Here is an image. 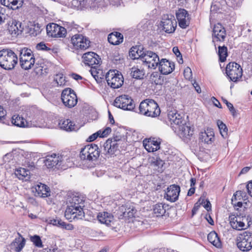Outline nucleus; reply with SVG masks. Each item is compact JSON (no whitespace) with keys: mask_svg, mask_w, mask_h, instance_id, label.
I'll list each match as a JSON object with an SVG mask.
<instances>
[{"mask_svg":"<svg viewBox=\"0 0 252 252\" xmlns=\"http://www.w3.org/2000/svg\"><path fill=\"white\" fill-rule=\"evenodd\" d=\"M233 206L238 210L240 208H247L248 206V199L246 193L242 191H236L231 199Z\"/></svg>","mask_w":252,"mask_h":252,"instance_id":"f8f14e48","label":"nucleus"},{"mask_svg":"<svg viewBox=\"0 0 252 252\" xmlns=\"http://www.w3.org/2000/svg\"><path fill=\"white\" fill-rule=\"evenodd\" d=\"M7 30L13 37H17L20 35L23 31L20 23L13 20L8 22Z\"/></svg>","mask_w":252,"mask_h":252,"instance_id":"a878e982","label":"nucleus"},{"mask_svg":"<svg viewBox=\"0 0 252 252\" xmlns=\"http://www.w3.org/2000/svg\"><path fill=\"white\" fill-rule=\"evenodd\" d=\"M107 41L113 45H118L123 42L124 36L120 32H114L108 35Z\"/></svg>","mask_w":252,"mask_h":252,"instance_id":"c85d7f7f","label":"nucleus"},{"mask_svg":"<svg viewBox=\"0 0 252 252\" xmlns=\"http://www.w3.org/2000/svg\"><path fill=\"white\" fill-rule=\"evenodd\" d=\"M131 76L137 79H143L145 75V71L142 67L134 66L131 69Z\"/></svg>","mask_w":252,"mask_h":252,"instance_id":"c9c22d12","label":"nucleus"},{"mask_svg":"<svg viewBox=\"0 0 252 252\" xmlns=\"http://www.w3.org/2000/svg\"><path fill=\"white\" fill-rule=\"evenodd\" d=\"M219 55L221 62H224L227 56V49L225 46L219 47Z\"/></svg>","mask_w":252,"mask_h":252,"instance_id":"a18cd8bd","label":"nucleus"},{"mask_svg":"<svg viewBox=\"0 0 252 252\" xmlns=\"http://www.w3.org/2000/svg\"><path fill=\"white\" fill-rule=\"evenodd\" d=\"M225 104L227 105L228 108L229 109V110L230 111V112L231 113V114L233 115H234L235 113V110L234 108L233 105L227 101H225Z\"/></svg>","mask_w":252,"mask_h":252,"instance_id":"338daca9","label":"nucleus"},{"mask_svg":"<svg viewBox=\"0 0 252 252\" xmlns=\"http://www.w3.org/2000/svg\"><path fill=\"white\" fill-rule=\"evenodd\" d=\"M32 242L37 247L42 248L43 247L42 241L39 236L34 235L31 238Z\"/></svg>","mask_w":252,"mask_h":252,"instance_id":"3c124183","label":"nucleus"},{"mask_svg":"<svg viewBox=\"0 0 252 252\" xmlns=\"http://www.w3.org/2000/svg\"><path fill=\"white\" fill-rule=\"evenodd\" d=\"M246 187L249 195L252 197V180L247 183Z\"/></svg>","mask_w":252,"mask_h":252,"instance_id":"e2e57ef3","label":"nucleus"},{"mask_svg":"<svg viewBox=\"0 0 252 252\" xmlns=\"http://www.w3.org/2000/svg\"><path fill=\"white\" fill-rule=\"evenodd\" d=\"M114 104L118 108L127 111H132L135 107V103L132 98L126 94L117 97Z\"/></svg>","mask_w":252,"mask_h":252,"instance_id":"423d86ee","label":"nucleus"},{"mask_svg":"<svg viewBox=\"0 0 252 252\" xmlns=\"http://www.w3.org/2000/svg\"><path fill=\"white\" fill-rule=\"evenodd\" d=\"M111 132V129L109 127H106L104 129L98 131L99 137H106L109 135Z\"/></svg>","mask_w":252,"mask_h":252,"instance_id":"603ef678","label":"nucleus"},{"mask_svg":"<svg viewBox=\"0 0 252 252\" xmlns=\"http://www.w3.org/2000/svg\"><path fill=\"white\" fill-rule=\"evenodd\" d=\"M128 211L125 212L124 213L125 218H130L134 216V210L132 209L131 210L128 209Z\"/></svg>","mask_w":252,"mask_h":252,"instance_id":"69168bd1","label":"nucleus"},{"mask_svg":"<svg viewBox=\"0 0 252 252\" xmlns=\"http://www.w3.org/2000/svg\"><path fill=\"white\" fill-rule=\"evenodd\" d=\"M180 191V188L178 186H170L166 189L164 197L169 201L175 202L178 198Z\"/></svg>","mask_w":252,"mask_h":252,"instance_id":"b1692460","label":"nucleus"},{"mask_svg":"<svg viewBox=\"0 0 252 252\" xmlns=\"http://www.w3.org/2000/svg\"><path fill=\"white\" fill-rule=\"evenodd\" d=\"M18 62L17 55L10 50L0 51V66L3 68L10 70L14 68Z\"/></svg>","mask_w":252,"mask_h":252,"instance_id":"f03ea898","label":"nucleus"},{"mask_svg":"<svg viewBox=\"0 0 252 252\" xmlns=\"http://www.w3.org/2000/svg\"><path fill=\"white\" fill-rule=\"evenodd\" d=\"M211 101L215 106L220 108L221 107L220 102L215 97H211Z\"/></svg>","mask_w":252,"mask_h":252,"instance_id":"774afa93","label":"nucleus"},{"mask_svg":"<svg viewBox=\"0 0 252 252\" xmlns=\"http://www.w3.org/2000/svg\"><path fill=\"white\" fill-rule=\"evenodd\" d=\"M229 221L230 226L233 229L245 230L252 225V218L250 215L246 214L231 215L229 217Z\"/></svg>","mask_w":252,"mask_h":252,"instance_id":"f257e3e1","label":"nucleus"},{"mask_svg":"<svg viewBox=\"0 0 252 252\" xmlns=\"http://www.w3.org/2000/svg\"><path fill=\"white\" fill-rule=\"evenodd\" d=\"M11 123L20 127H31L32 126L43 127L46 126L45 123L34 124L31 121L25 119L23 117L19 115H14L11 118Z\"/></svg>","mask_w":252,"mask_h":252,"instance_id":"4468645a","label":"nucleus"},{"mask_svg":"<svg viewBox=\"0 0 252 252\" xmlns=\"http://www.w3.org/2000/svg\"><path fill=\"white\" fill-rule=\"evenodd\" d=\"M91 73L96 81H99L103 78V70L98 67H92L90 70Z\"/></svg>","mask_w":252,"mask_h":252,"instance_id":"ea45409f","label":"nucleus"},{"mask_svg":"<svg viewBox=\"0 0 252 252\" xmlns=\"http://www.w3.org/2000/svg\"><path fill=\"white\" fill-rule=\"evenodd\" d=\"M32 193L36 196L46 197L50 195V189L46 185L38 184L31 188Z\"/></svg>","mask_w":252,"mask_h":252,"instance_id":"aec40b11","label":"nucleus"},{"mask_svg":"<svg viewBox=\"0 0 252 252\" xmlns=\"http://www.w3.org/2000/svg\"><path fill=\"white\" fill-rule=\"evenodd\" d=\"M65 217L70 221H72L75 219H81L84 217V212L78 205H70L65 210Z\"/></svg>","mask_w":252,"mask_h":252,"instance_id":"2eb2a0df","label":"nucleus"},{"mask_svg":"<svg viewBox=\"0 0 252 252\" xmlns=\"http://www.w3.org/2000/svg\"><path fill=\"white\" fill-rule=\"evenodd\" d=\"M0 2L1 4L7 7L9 9H15L18 8L17 6L19 3V5H21L22 2V0H0Z\"/></svg>","mask_w":252,"mask_h":252,"instance_id":"58836bf2","label":"nucleus"},{"mask_svg":"<svg viewBox=\"0 0 252 252\" xmlns=\"http://www.w3.org/2000/svg\"><path fill=\"white\" fill-rule=\"evenodd\" d=\"M208 241L217 248H220L221 243L215 231L211 232L208 235Z\"/></svg>","mask_w":252,"mask_h":252,"instance_id":"e433bc0d","label":"nucleus"},{"mask_svg":"<svg viewBox=\"0 0 252 252\" xmlns=\"http://www.w3.org/2000/svg\"><path fill=\"white\" fill-rule=\"evenodd\" d=\"M199 157L203 161L207 162L211 159V155L209 152L201 151L199 154Z\"/></svg>","mask_w":252,"mask_h":252,"instance_id":"09e8293b","label":"nucleus"},{"mask_svg":"<svg viewBox=\"0 0 252 252\" xmlns=\"http://www.w3.org/2000/svg\"><path fill=\"white\" fill-rule=\"evenodd\" d=\"M220 9L219 8V5L217 4L213 3L210 8V12L211 14L213 15L215 14H219L220 12Z\"/></svg>","mask_w":252,"mask_h":252,"instance_id":"13d9d810","label":"nucleus"},{"mask_svg":"<svg viewBox=\"0 0 252 252\" xmlns=\"http://www.w3.org/2000/svg\"><path fill=\"white\" fill-rule=\"evenodd\" d=\"M34 73L37 76H42L46 73L45 70L43 69L41 66H36L33 71Z\"/></svg>","mask_w":252,"mask_h":252,"instance_id":"6e6d98bb","label":"nucleus"},{"mask_svg":"<svg viewBox=\"0 0 252 252\" xmlns=\"http://www.w3.org/2000/svg\"><path fill=\"white\" fill-rule=\"evenodd\" d=\"M62 100L64 105L68 107H74L77 102L75 93L70 88H66L63 91Z\"/></svg>","mask_w":252,"mask_h":252,"instance_id":"ddd939ff","label":"nucleus"},{"mask_svg":"<svg viewBox=\"0 0 252 252\" xmlns=\"http://www.w3.org/2000/svg\"><path fill=\"white\" fill-rule=\"evenodd\" d=\"M216 124L219 129L220 133L223 137H225L227 135V128L225 124L221 120H218Z\"/></svg>","mask_w":252,"mask_h":252,"instance_id":"a19ab883","label":"nucleus"},{"mask_svg":"<svg viewBox=\"0 0 252 252\" xmlns=\"http://www.w3.org/2000/svg\"><path fill=\"white\" fill-rule=\"evenodd\" d=\"M83 124H75L73 122L68 119L62 120L59 125L61 128L66 131H71L78 130L80 127L83 126Z\"/></svg>","mask_w":252,"mask_h":252,"instance_id":"bb28decb","label":"nucleus"},{"mask_svg":"<svg viewBox=\"0 0 252 252\" xmlns=\"http://www.w3.org/2000/svg\"><path fill=\"white\" fill-rule=\"evenodd\" d=\"M226 31L223 26L220 23H216L213 27V41L214 43L222 42L226 37Z\"/></svg>","mask_w":252,"mask_h":252,"instance_id":"dca6fc26","label":"nucleus"},{"mask_svg":"<svg viewBox=\"0 0 252 252\" xmlns=\"http://www.w3.org/2000/svg\"><path fill=\"white\" fill-rule=\"evenodd\" d=\"M184 76L188 80H189L192 76L191 70L189 67H186L184 70Z\"/></svg>","mask_w":252,"mask_h":252,"instance_id":"052dcab7","label":"nucleus"},{"mask_svg":"<svg viewBox=\"0 0 252 252\" xmlns=\"http://www.w3.org/2000/svg\"><path fill=\"white\" fill-rule=\"evenodd\" d=\"M26 240L21 235H18L10 245V249L15 252H20L25 245Z\"/></svg>","mask_w":252,"mask_h":252,"instance_id":"473e14b6","label":"nucleus"},{"mask_svg":"<svg viewBox=\"0 0 252 252\" xmlns=\"http://www.w3.org/2000/svg\"><path fill=\"white\" fill-rule=\"evenodd\" d=\"M238 248L242 251H249L252 248V233L245 231L240 234L237 239Z\"/></svg>","mask_w":252,"mask_h":252,"instance_id":"0eeeda50","label":"nucleus"},{"mask_svg":"<svg viewBox=\"0 0 252 252\" xmlns=\"http://www.w3.org/2000/svg\"><path fill=\"white\" fill-rule=\"evenodd\" d=\"M15 174L20 180L28 181L30 179V172L24 168H19L15 170Z\"/></svg>","mask_w":252,"mask_h":252,"instance_id":"f704fd0d","label":"nucleus"},{"mask_svg":"<svg viewBox=\"0 0 252 252\" xmlns=\"http://www.w3.org/2000/svg\"><path fill=\"white\" fill-rule=\"evenodd\" d=\"M177 26V21L174 17L163 18L158 25L159 29L167 33L173 32Z\"/></svg>","mask_w":252,"mask_h":252,"instance_id":"a211bd4d","label":"nucleus"},{"mask_svg":"<svg viewBox=\"0 0 252 252\" xmlns=\"http://www.w3.org/2000/svg\"><path fill=\"white\" fill-rule=\"evenodd\" d=\"M46 32L48 36L53 38H64L67 35L66 29L55 23L48 24Z\"/></svg>","mask_w":252,"mask_h":252,"instance_id":"9d476101","label":"nucleus"},{"mask_svg":"<svg viewBox=\"0 0 252 252\" xmlns=\"http://www.w3.org/2000/svg\"><path fill=\"white\" fill-rule=\"evenodd\" d=\"M176 16H189L188 11L185 9L179 8L176 12Z\"/></svg>","mask_w":252,"mask_h":252,"instance_id":"680f3d73","label":"nucleus"},{"mask_svg":"<svg viewBox=\"0 0 252 252\" xmlns=\"http://www.w3.org/2000/svg\"><path fill=\"white\" fill-rule=\"evenodd\" d=\"M47 221L49 224L58 226L63 229H65L66 230H70L73 229V226L71 224L66 223L57 217L50 218L47 220Z\"/></svg>","mask_w":252,"mask_h":252,"instance_id":"7c9ffc66","label":"nucleus"},{"mask_svg":"<svg viewBox=\"0 0 252 252\" xmlns=\"http://www.w3.org/2000/svg\"><path fill=\"white\" fill-rule=\"evenodd\" d=\"M82 62L86 65L91 66L98 64L100 62L99 56L94 52H87L83 54Z\"/></svg>","mask_w":252,"mask_h":252,"instance_id":"5701e85b","label":"nucleus"},{"mask_svg":"<svg viewBox=\"0 0 252 252\" xmlns=\"http://www.w3.org/2000/svg\"><path fill=\"white\" fill-rule=\"evenodd\" d=\"M36 49L37 50L49 51L50 48L47 46L46 44L43 42L38 43L36 46Z\"/></svg>","mask_w":252,"mask_h":252,"instance_id":"4d7b16f0","label":"nucleus"},{"mask_svg":"<svg viewBox=\"0 0 252 252\" xmlns=\"http://www.w3.org/2000/svg\"><path fill=\"white\" fill-rule=\"evenodd\" d=\"M98 137H99V133L98 131L92 134L87 139V141L89 142H92L95 140Z\"/></svg>","mask_w":252,"mask_h":252,"instance_id":"0e129e2a","label":"nucleus"},{"mask_svg":"<svg viewBox=\"0 0 252 252\" xmlns=\"http://www.w3.org/2000/svg\"><path fill=\"white\" fill-rule=\"evenodd\" d=\"M215 133L214 130L210 127H207L202 130L199 134V139L201 142L210 144L214 140Z\"/></svg>","mask_w":252,"mask_h":252,"instance_id":"4be33fe9","label":"nucleus"},{"mask_svg":"<svg viewBox=\"0 0 252 252\" xmlns=\"http://www.w3.org/2000/svg\"><path fill=\"white\" fill-rule=\"evenodd\" d=\"M12 159V155L11 154H7L4 155L2 159L1 164L4 165L5 168H8L9 167V163Z\"/></svg>","mask_w":252,"mask_h":252,"instance_id":"49530a36","label":"nucleus"},{"mask_svg":"<svg viewBox=\"0 0 252 252\" xmlns=\"http://www.w3.org/2000/svg\"><path fill=\"white\" fill-rule=\"evenodd\" d=\"M62 158L56 154H53L50 156H47L44 160L45 165L48 168H52L58 164L60 162L64 160V159L62 160Z\"/></svg>","mask_w":252,"mask_h":252,"instance_id":"2f4dec72","label":"nucleus"},{"mask_svg":"<svg viewBox=\"0 0 252 252\" xmlns=\"http://www.w3.org/2000/svg\"><path fill=\"white\" fill-rule=\"evenodd\" d=\"M172 51L174 54L176 56L178 62L180 64L183 63V60L178 48L177 47H174L173 48Z\"/></svg>","mask_w":252,"mask_h":252,"instance_id":"5fc2aeb1","label":"nucleus"},{"mask_svg":"<svg viewBox=\"0 0 252 252\" xmlns=\"http://www.w3.org/2000/svg\"><path fill=\"white\" fill-rule=\"evenodd\" d=\"M182 137L188 138L193 133V127L189 125L182 124L175 130Z\"/></svg>","mask_w":252,"mask_h":252,"instance_id":"cd10ccee","label":"nucleus"},{"mask_svg":"<svg viewBox=\"0 0 252 252\" xmlns=\"http://www.w3.org/2000/svg\"><path fill=\"white\" fill-rule=\"evenodd\" d=\"M158 69L163 74H169L174 69V64L166 59H162L158 63Z\"/></svg>","mask_w":252,"mask_h":252,"instance_id":"393cba45","label":"nucleus"},{"mask_svg":"<svg viewBox=\"0 0 252 252\" xmlns=\"http://www.w3.org/2000/svg\"><path fill=\"white\" fill-rule=\"evenodd\" d=\"M28 27L30 28L28 32L32 36H35L40 32V28L38 25L30 24V25H28Z\"/></svg>","mask_w":252,"mask_h":252,"instance_id":"37998d69","label":"nucleus"},{"mask_svg":"<svg viewBox=\"0 0 252 252\" xmlns=\"http://www.w3.org/2000/svg\"><path fill=\"white\" fill-rule=\"evenodd\" d=\"M199 204L202 205L207 211H209L211 210V204L208 200L204 198H200L199 200Z\"/></svg>","mask_w":252,"mask_h":252,"instance_id":"864d4df0","label":"nucleus"},{"mask_svg":"<svg viewBox=\"0 0 252 252\" xmlns=\"http://www.w3.org/2000/svg\"><path fill=\"white\" fill-rule=\"evenodd\" d=\"M70 41L73 49L77 51L86 50L90 46V40L82 34H76L73 35Z\"/></svg>","mask_w":252,"mask_h":252,"instance_id":"1a4fd4ad","label":"nucleus"},{"mask_svg":"<svg viewBox=\"0 0 252 252\" xmlns=\"http://www.w3.org/2000/svg\"><path fill=\"white\" fill-rule=\"evenodd\" d=\"M178 21L179 26L183 29L186 28L190 24L189 17H180L178 19Z\"/></svg>","mask_w":252,"mask_h":252,"instance_id":"c03bdc74","label":"nucleus"},{"mask_svg":"<svg viewBox=\"0 0 252 252\" xmlns=\"http://www.w3.org/2000/svg\"><path fill=\"white\" fill-rule=\"evenodd\" d=\"M160 143V140L155 137L146 138L143 141V146L148 152H154L159 150Z\"/></svg>","mask_w":252,"mask_h":252,"instance_id":"6ab92c4d","label":"nucleus"},{"mask_svg":"<svg viewBox=\"0 0 252 252\" xmlns=\"http://www.w3.org/2000/svg\"><path fill=\"white\" fill-rule=\"evenodd\" d=\"M146 52L143 50V48L141 46H134L132 47L129 51V57L132 60H136L140 58L142 61L143 57Z\"/></svg>","mask_w":252,"mask_h":252,"instance_id":"c756f323","label":"nucleus"},{"mask_svg":"<svg viewBox=\"0 0 252 252\" xmlns=\"http://www.w3.org/2000/svg\"><path fill=\"white\" fill-rule=\"evenodd\" d=\"M167 116L170 125L175 130L183 123L182 117L175 109L169 111Z\"/></svg>","mask_w":252,"mask_h":252,"instance_id":"412c9836","label":"nucleus"},{"mask_svg":"<svg viewBox=\"0 0 252 252\" xmlns=\"http://www.w3.org/2000/svg\"><path fill=\"white\" fill-rule=\"evenodd\" d=\"M117 145L115 141L111 140H108L106 143L105 148H108V152L110 154H113L115 152V147Z\"/></svg>","mask_w":252,"mask_h":252,"instance_id":"de8ad7c7","label":"nucleus"},{"mask_svg":"<svg viewBox=\"0 0 252 252\" xmlns=\"http://www.w3.org/2000/svg\"><path fill=\"white\" fill-rule=\"evenodd\" d=\"M107 83L111 88L118 89L124 83V77L121 72L116 69H110L106 74Z\"/></svg>","mask_w":252,"mask_h":252,"instance_id":"20e7f679","label":"nucleus"},{"mask_svg":"<svg viewBox=\"0 0 252 252\" xmlns=\"http://www.w3.org/2000/svg\"><path fill=\"white\" fill-rule=\"evenodd\" d=\"M55 80L56 83L60 86L64 85L66 82L65 77L62 73L57 74L55 77Z\"/></svg>","mask_w":252,"mask_h":252,"instance_id":"8fccbe9b","label":"nucleus"},{"mask_svg":"<svg viewBox=\"0 0 252 252\" xmlns=\"http://www.w3.org/2000/svg\"><path fill=\"white\" fill-rule=\"evenodd\" d=\"M150 68L155 69L159 62L157 54L152 51H146L142 61Z\"/></svg>","mask_w":252,"mask_h":252,"instance_id":"f3484780","label":"nucleus"},{"mask_svg":"<svg viewBox=\"0 0 252 252\" xmlns=\"http://www.w3.org/2000/svg\"><path fill=\"white\" fill-rule=\"evenodd\" d=\"M97 218L101 223H104L107 225H111L114 222L113 216L111 214L107 212L99 213Z\"/></svg>","mask_w":252,"mask_h":252,"instance_id":"72a5a7b5","label":"nucleus"},{"mask_svg":"<svg viewBox=\"0 0 252 252\" xmlns=\"http://www.w3.org/2000/svg\"><path fill=\"white\" fill-rule=\"evenodd\" d=\"M20 63L22 68L25 70L31 69L35 63L33 52L28 48L23 49L20 53Z\"/></svg>","mask_w":252,"mask_h":252,"instance_id":"39448f33","label":"nucleus"},{"mask_svg":"<svg viewBox=\"0 0 252 252\" xmlns=\"http://www.w3.org/2000/svg\"><path fill=\"white\" fill-rule=\"evenodd\" d=\"M6 111L3 107L0 105V122H3L5 119Z\"/></svg>","mask_w":252,"mask_h":252,"instance_id":"bf43d9fd","label":"nucleus"},{"mask_svg":"<svg viewBox=\"0 0 252 252\" xmlns=\"http://www.w3.org/2000/svg\"><path fill=\"white\" fill-rule=\"evenodd\" d=\"M226 73L233 82L239 81L243 75V69L240 64L235 62L229 63L226 67Z\"/></svg>","mask_w":252,"mask_h":252,"instance_id":"6e6552de","label":"nucleus"},{"mask_svg":"<svg viewBox=\"0 0 252 252\" xmlns=\"http://www.w3.org/2000/svg\"><path fill=\"white\" fill-rule=\"evenodd\" d=\"M165 212V210L162 204H156L153 206V213L156 217L162 216Z\"/></svg>","mask_w":252,"mask_h":252,"instance_id":"79ce46f5","label":"nucleus"},{"mask_svg":"<svg viewBox=\"0 0 252 252\" xmlns=\"http://www.w3.org/2000/svg\"><path fill=\"white\" fill-rule=\"evenodd\" d=\"M99 156V151L95 145H87L82 149L80 157L83 160H93Z\"/></svg>","mask_w":252,"mask_h":252,"instance_id":"9b49d317","label":"nucleus"},{"mask_svg":"<svg viewBox=\"0 0 252 252\" xmlns=\"http://www.w3.org/2000/svg\"><path fill=\"white\" fill-rule=\"evenodd\" d=\"M139 110L141 114L151 117H157L160 113L158 104L152 99H146L142 101L139 105Z\"/></svg>","mask_w":252,"mask_h":252,"instance_id":"7ed1b4c3","label":"nucleus"},{"mask_svg":"<svg viewBox=\"0 0 252 252\" xmlns=\"http://www.w3.org/2000/svg\"><path fill=\"white\" fill-rule=\"evenodd\" d=\"M151 165L154 166L155 169L159 171L163 170V166L165 164L164 161L159 158H152L150 160Z\"/></svg>","mask_w":252,"mask_h":252,"instance_id":"4c0bfd02","label":"nucleus"}]
</instances>
